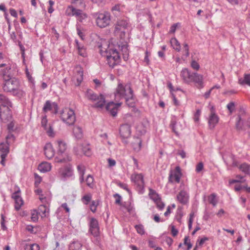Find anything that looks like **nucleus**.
Returning a JSON list of instances; mask_svg holds the SVG:
<instances>
[{
    "label": "nucleus",
    "instance_id": "obj_51",
    "mask_svg": "<svg viewBox=\"0 0 250 250\" xmlns=\"http://www.w3.org/2000/svg\"><path fill=\"white\" fill-rule=\"evenodd\" d=\"M39 214V212L36 210H33L31 211V219L32 221L36 222L38 220Z\"/></svg>",
    "mask_w": 250,
    "mask_h": 250
},
{
    "label": "nucleus",
    "instance_id": "obj_18",
    "mask_svg": "<svg viewBox=\"0 0 250 250\" xmlns=\"http://www.w3.org/2000/svg\"><path fill=\"white\" fill-rule=\"evenodd\" d=\"M219 121V117L215 113V109L212 106L211 108V113L208 120V124L210 129H213Z\"/></svg>",
    "mask_w": 250,
    "mask_h": 250
},
{
    "label": "nucleus",
    "instance_id": "obj_14",
    "mask_svg": "<svg viewBox=\"0 0 250 250\" xmlns=\"http://www.w3.org/2000/svg\"><path fill=\"white\" fill-rule=\"evenodd\" d=\"M58 104L55 102H51L49 100L46 101L42 108L43 111L45 113L49 111L55 114L58 112Z\"/></svg>",
    "mask_w": 250,
    "mask_h": 250
},
{
    "label": "nucleus",
    "instance_id": "obj_12",
    "mask_svg": "<svg viewBox=\"0 0 250 250\" xmlns=\"http://www.w3.org/2000/svg\"><path fill=\"white\" fill-rule=\"evenodd\" d=\"M83 80V70L80 66L75 68V74L72 78V81L76 86H79Z\"/></svg>",
    "mask_w": 250,
    "mask_h": 250
},
{
    "label": "nucleus",
    "instance_id": "obj_39",
    "mask_svg": "<svg viewBox=\"0 0 250 250\" xmlns=\"http://www.w3.org/2000/svg\"><path fill=\"white\" fill-rule=\"evenodd\" d=\"M235 127L236 129L238 130H242L243 129V121L240 115H238L237 117Z\"/></svg>",
    "mask_w": 250,
    "mask_h": 250
},
{
    "label": "nucleus",
    "instance_id": "obj_60",
    "mask_svg": "<svg viewBox=\"0 0 250 250\" xmlns=\"http://www.w3.org/2000/svg\"><path fill=\"white\" fill-rule=\"evenodd\" d=\"M191 66L193 69H194L196 70H198L200 68V65H199V63L194 60H193L191 62Z\"/></svg>",
    "mask_w": 250,
    "mask_h": 250
},
{
    "label": "nucleus",
    "instance_id": "obj_48",
    "mask_svg": "<svg viewBox=\"0 0 250 250\" xmlns=\"http://www.w3.org/2000/svg\"><path fill=\"white\" fill-rule=\"evenodd\" d=\"M135 228L136 229L137 232L139 234H140L141 235H143V234H145V229H144V227L143 225H142V224L136 225L135 226Z\"/></svg>",
    "mask_w": 250,
    "mask_h": 250
},
{
    "label": "nucleus",
    "instance_id": "obj_58",
    "mask_svg": "<svg viewBox=\"0 0 250 250\" xmlns=\"http://www.w3.org/2000/svg\"><path fill=\"white\" fill-rule=\"evenodd\" d=\"M42 126L43 127L44 129H47V127L48 126L47 125V120L46 118V116H44L42 118V122H41Z\"/></svg>",
    "mask_w": 250,
    "mask_h": 250
},
{
    "label": "nucleus",
    "instance_id": "obj_24",
    "mask_svg": "<svg viewBox=\"0 0 250 250\" xmlns=\"http://www.w3.org/2000/svg\"><path fill=\"white\" fill-rule=\"evenodd\" d=\"M128 25V22L126 20H119L115 24V31L117 32L123 29H125Z\"/></svg>",
    "mask_w": 250,
    "mask_h": 250
},
{
    "label": "nucleus",
    "instance_id": "obj_38",
    "mask_svg": "<svg viewBox=\"0 0 250 250\" xmlns=\"http://www.w3.org/2000/svg\"><path fill=\"white\" fill-rule=\"evenodd\" d=\"M71 3L74 4L76 7L83 9L85 7V4L83 0H72Z\"/></svg>",
    "mask_w": 250,
    "mask_h": 250
},
{
    "label": "nucleus",
    "instance_id": "obj_3",
    "mask_svg": "<svg viewBox=\"0 0 250 250\" xmlns=\"http://www.w3.org/2000/svg\"><path fill=\"white\" fill-rule=\"evenodd\" d=\"M65 14L69 17H75L77 21L82 22L83 20L87 17L86 13H84L82 9H77L72 5H68L65 10Z\"/></svg>",
    "mask_w": 250,
    "mask_h": 250
},
{
    "label": "nucleus",
    "instance_id": "obj_32",
    "mask_svg": "<svg viewBox=\"0 0 250 250\" xmlns=\"http://www.w3.org/2000/svg\"><path fill=\"white\" fill-rule=\"evenodd\" d=\"M124 5L117 4L111 7V11L114 15H118L124 9Z\"/></svg>",
    "mask_w": 250,
    "mask_h": 250
},
{
    "label": "nucleus",
    "instance_id": "obj_13",
    "mask_svg": "<svg viewBox=\"0 0 250 250\" xmlns=\"http://www.w3.org/2000/svg\"><path fill=\"white\" fill-rule=\"evenodd\" d=\"M131 180L137 186L139 190H142L144 188V181L142 174H132L131 176Z\"/></svg>",
    "mask_w": 250,
    "mask_h": 250
},
{
    "label": "nucleus",
    "instance_id": "obj_49",
    "mask_svg": "<svg viewBox=\"0 0 250 250\" xmlns=\"http://www.w3.org/2000/svg\"><path fill=\"white\" fill-rule=\"evenodd\" d=\"M184 244L187 246V248L185 250H189L192 247V244L190 243L188 236H185L184 238Z\"/></svg>",
    "mask_w": 250,
    "mask_h": 250
},
{
    "label": "nucleus",
    "instance_id": "obj_30",
    "mask_svg": "<svg viewBox=\"0 0 250 250\" xmlns=\"http://www.w3.org/2000/svg\"><path fill=\"white\" fill-rule=\"evenodd\" d=\"M51 164L48 162H42L38 166V169L42 172H46L51 170Z\"/></svg>",
    "mask_w": 250,
    "mask_h": 250
},
{
    "label": "nucleus",
    "instance_id": "obj_4",
    "mask_svg": "<svg viewBox=\"0 0 250 250\" xmlns=\"http://www.w3.org/2000/svg\"><path fill=\"white\" fill-rule=\"evenodd\" d=\"M97 25L100 28H104L109 25L111 20L110 14L107 12L95 13L94 15Z\"/></svg>",
    "mask_w": 250,
    "mask_h": 250
},
{
    "label": "nucleus",
    "instance_id": "obj_10",
    "mask_svg": "<svg viewBox=\"0 0 250 250\" xmlns=\"http://www.w3.org/2000/svg\"><path fill=\"white\" fill-rule=\"evenodd\" d=\"M182 175L180 167L179 166L176 167L174 170L170 171L168 176V182L170 183L174 182L179 183Z\"/></svg>",
    "mask_w": 250,
    "mask_h": 250
},
{
    "label": "nucleus",
    "instance_id": "obj_26",
    "mask_svg": "<svg viewBox=\"0 0 250 250\" xmlns=\"http://www.w3.org/2000/svg\"><path fill=\"white\" fill-rule=\"evenodd\" d=\"M75 43L76 47L78 50L79 55L83 57H86L87 56V52L85 46L79 42L77 40H75Z\"/></svg>",
    "mask_w": 250,
    "mask_h": 250
},
{
    "label": "nucleus",
    "instance_id": "obj_9",
    "mask_svg": "<svg viewBox=\"0 0 250 250\" xmlns=\"http://www.w3.org/2000/svg\"><path fill=\"white\" fill-rule=\"evenodd\" d=\"M89 226V231L91 234L95 237H99L100 235V227L98 220L94 218H90Z\"/></svg>",
    "mask_w": 250,
    "mask_h": 250
},
{
    "label": "nucleus",
    "instance_id": "obj_59",
    "mask_svg": "<svg viewBox=\"0 0 250 250\" xmlns=\"http://www.w3.org/2000/svg\"><path fill=\"white\" fill-rule=\"evenodd\" d=\"M7 129L10 132L15 130L16 128L15 127V122H14L13 121L11 122L7 125Z\"/></svg>",
    "mask_w": 250,
    "mask_h": 250
},
{
    "label": "nucleus",
    "instance_id": "obj_20",
    "mask_svg": "<svg viewBox=\"0 0 250 250\" xmlns=\"http://www.w3.org/2000/svg\"><path fill=\"white\" fill-rule=\"evenodd\" d=\"M193 72H190L188 69H183L181 72V76L185 83H191L192 76Z\"/></svg>",
    "mask_w": 250,
    "mask_h": 250
},
{
    "label": "nucleus",
    "instance_id": "obj_7",
    "mask_svg": "<svg viewBox=\"0 0 250 250\" xmlns=\"http://www.w3.org/2000/svg\"><path fill=\"white\" fill-rule=\"evenodd\" d=\"M19 86V81L15 78L10 77L3 80L2 88L4 92H12L14 90H17Z\"/></svg>",
    "mask_w": 250,
    "mask_h": 250
},
{
    "label": "nucleus",
    "instance_id": "obj_6",
    "mask_svg": "<svg viewBox=\"0 0 250 250\" xmlns=\"http://www.w3.org/2000/svg\"><path fill=\"white\" fill-rule=\"evenodd\" d=\"M106 61L109 67L113 68L119 63L120 56L118 52L115 49H109L107 51Z\"/></svg>",
    "mask_w": 250,
    "mask_h": 250
},
{
    "label": "nucleus",
    "instance_id": "obj_57",
    "mask_svg": "<svg viewBox=\"0 0 250 250\" xmlns=\"http://www.w3.org/2000/svg\"><path fill=\"white\" fill-rule=\"evenodd\" d=\"M12 92L13 95L19 97L23 96L24 95H25V93L22 90L20 89L19 87L17 88V90H14Z\"/></svg>",
    "mask_w": 250,
    "mask_h": 250
},
{
    "label": "nucleus",
    "instance_id": "obj_46",
    "mask_svg": "<svg viewBox=\"0 0 250 250\" xmlns=\"http://www.w3.org/2000/svg\"><path fill=\"white\" fill-rule=\"evenodd\" d=\"M92 198V195L91 194H87L84 195L82 198L83 202L85 204L88 205L90 202Z\"/></svg>",
    "mask_w": 250,
    "mask_h": 250
},
{
    "label": "nucleus",
    "instance_id": "obj_17",
    "mask_svg": "<svg viewBox=\"0 0 250 250\" xmlns=\"http://www.w3.org/2000/svg\"><path fill=\"white\" fill-rule=\"evenodd\" d=\"M121 103H115L113 102L108 103L106 105V109L111 115L115 116L117 115L118 108L121 106Z\"/></svg>",
    "mask_w": 250,
    "mask_h": 250
},
{
    "label": "nucleus",
    "instance_id": "obj_5",
    "mask_svg": "<svg viewBox=\"0 0 250 250\" xmlns=\"http://www.w3.org/2000/svg\"><path fill=\"white\" fill-rule=\"evenodd\" d=\"M62 120L69 125H73L76 121L74 111L70 108H65L61 112Z\"/></svg>",
    "mask_w": 250,
    "mask_h": 250
},
{
    "label": "nucleus",
    "instance_id": "obj_40",
    "mask_svg": "<svg viewBox=\"0 0 250 250\" xmlns=\"http://www.w3.org/2000/svg\"><path fill=\"white\" fill-rule=\"evenodd\" d=\"M48 209L45 205H41L39 208V213L40 214H41L42 217H45L46 216V213Z\"/></svg>",
    "mask_w": 250,
    "mask_h": 250
},
{
    "label": "nucleus",
    "instance_id": "obj_11",
    "mask_svg": "<svg viewBox=\"0 0 250 250\" xmlns=\"http://www.w3.org/2000/svg\"><path fill=\"white\" fill-rule=\"evenodd\" d=\"M12 107L0 108V119L3 123H7L11 121L12 118V111L11 108Z\"/></svg>",
    "mask_w": 250,
    "mask_h": 250
},
{
    "label": "nucleus",
    "instance_id": "obj_45",
    "mask_svg": "<svg viewBox=\"0 0 250 250\" xmlns=\"http://www.w3.org/2000/svg\"><path fill=\"white\" fill-rule=\"evenodd\" d=\"M11 69L10 67H6V68L3 69L1 70V73L2 74V78L3 80L6 79H8V78L11 77L10 75L8 74L9 71Z\"/></svg>",
    "mask_w": 250,
    "mask_h": 250
},
{
    "label": "nucleus",
    "instance_id": "obj_37",
    "mask_svg": "<svg viewBox=\"0 0 250 250\" xmlns=\"http://www.w3.org/2000/svg\"><path fill=\"white\" fill-rule=\"evenodd\" d=\"M170 43L173 49L178 52L180 51V44L176 38H172L170 40Z\"/></svg>",
    "mask_w": 250,
    "mask_h": 250
},
{
    "label": "nucleus",
    "instance_id": "obj_28",
    "mask_svg": "<svg viewBox=\"0 0 250 250\" xmlns=\"http://www.w3.org/2000/svg\"><path fill=\"white\" fill-rule=\"evenodd\" d=\"M77 170L80 176L79 180L81 184L84 182V175L85 171V167L83 165H79L77 166Z\"/></svg>",
    "mask_w": 250,
    "mask_h": 250
},
{
    "label": "nucleus",
    "instance_id": "obj_47",
    "mask_svg": "<svg viewBox=\"0 0 250 250\" xmlns=\"http://www.w3.org/2000/svg\"><path fill=\"white\" fill-rule=\"evenodd\" d=\"M72 170L68 168H64L62 172V175L64 178L70 177L72 175Z\"/></svg>",
    "mask_w": 250,
    "mask_h": 250
},
{
    "label": "nucleus",
    "instance_id": "obj_1",
    "mask_svg": "<svg viewBox=\"0 0 250 250\" xmlns=\"http://www.w3.org/2000/svg\"><path fill=\"white\" fill-rule=\"evenodd\" d=\"M116 99H125L126 104L129 107H133L135 104V99L133 95V91L130 84L124 85L123 83H119L114 93Z\"/></svg>",
    "mask_w": 250,
    "mask_h": 250
},
{
    "label": "nucleus",
    "instance_id": "obj_34",
    "mask_svg": "<svg viewBox=\"0 0 250 250\" xmlns=\"http://www.w3.org/2000/svg\"><path fill=\"white\" fill-rule=\"evenodd\" d=\"M238 168L246 174H249L250 173V165L246 163L240 165Z\"/></svg>",
    "mask_w": 250,
    "mask_h": 250
},
{
    "label": "nucleus",
    "instance_id": "obj_31",
    "mask_svg": "<svg viewBox=\"0 0 250 250\" xmlns=\"http://www.w3.org/2000/svg\"><path fill=\"white\" fill-rule=\"evenodd\" d=\"M238 83L242 85L247 84L250 86V74H245L244 78H240L238 79Z\"/></svg>",
    "mask_w": 250,
    "mask_h": 250
},
{
    "label": "nucleus",
    "instance_id": "obj_43",
    "mask_svg": "<svg viewBox=\"0 0 250 250\" xmlns=\"http://www.w3.org/2000/svg\"><path fill=\"white\" fill-rule=\"evenodd\" d=\"M42 190L41 188H38L35 190V192L40 196L39 199L41 201V202L42 203H45L46 202H47V198L46 197L43 196V195L42 194Z\"/></svg>",
    "mask_w": 250,
    "mask_h": 250
},
{
    "label": "nucleus",
    "instance_id": "obj_36",
    "mask_svg": "<svg viewBox=\"0 0 250 250\" xmlns=\"http://www.w3.org/2000/svg\"><path fill=\"white\" fill-rule=\"evenodd\" d=\"M149 196L154 202L161 199L156 191L151 188L149 189Z\"/></svg>",
    "mask_w": 250,
    "mask_h": 250
},
{
    "label": "nucleus",
    "instance_id": "obj_44",
    "mask_svg": "<svg viewBox=\"0 0 250 250\" xmlns=\"http://www.w3.org/2000/svg\"><path fill=\"white\" fill-rule=\"evenodd\" d=\"M216 194L215 193H212L210 196H208V202L210 204L212 205L213 206L215 207L217 203V201L216 199Z\"/></svg>",
    "mask_w": 250,
    "mask_h": 250
},
{
    "label": "nucleus",
    "instance_id": "obj_23",
    "mask_svg": "<svg viewBox=\"0 0 250 250\" xmlns=\"http://www.w3.org/2000/svg\"><path fill=\"white\" fill-rule=\"evenodd\" d=\"M177 199L182 204H186L188 200V196L186 191L181 190L177 195Z\"/></svg>",
    "mask_w": 250,
    "mask_h": 250
},
{
    "label": "nucleus",
    "instance_id": "obj_29",
    "mask_svg": "<svg viewBox=\"0 0 250 250\" xmlns=\"http://www.w3.org/2000/svg\"><path fill=\"white\" fill-rule=\"evenodd\" d=\"M134 140L132 142V146L134 150L136 151H139L141 148L142 140L139 137H134Z\"/></svg>",
    "mask_w": 250,
    "mask_h": 250
},
{
    "label": "nucleus",
    "instance_id": "obj_41",
    "mask_svg": "<svg viewBox=\"0 0 250 250\" xmlns=\"http://www.w3.org/2000/svg\"><path fill=\"white\" fill-rule=\"evenodd\" d=\"M25 250H40V247L37 244H26Z\"/></svg>",
    "mask_w": 250,
    "mask_h": 250
},
{
    "label": "nucleus",
    "instance_id": "obj_19",
    "mask_svg": "<svg viewBox=\"0 0 250 250\" xmlns=\"http://www.w3.org/2000/svg\"><path fill=\"white\" fill-rule=\"evenodd\" d=\"M44 153L48 159L53 158L55 155V150L51 143H47L44 147Z\"/></svg>",
    "mask_w": 250,
    "mask_h": 250
},
{
    "label": "nucleus",
    "instance_id": "obj_50",
    "mask_svg": "<svg viewBox=\"0 0 250 250\" xmlns=\"http://www.w3.org/2000/svg\"><path fill=\"white\" fill-rule=\"evenodd\" d=\"M82 245L79 242H74L70 246V250H79Z\"/></svg>",
    "mask_w": 250,
    "mask_h": 250
},
{
    "label": "nucleus",
    "instance_id": "obj_27",
    "mask_svg": "<svg viewBox=\"0 0 250 250\" xmlns=\"http://www.w3.org/2000/svg\"><path fill=\"white\" fill-rule=\"evenodd\" d=\"M170 126L172 130V131L177 135H179V131L182 130V126L180 124H177L174 120L171 121Z\"/></svg>",
    "mask_w": 250,
    "mask_h": 250
},
{
    "label": "nucleus",
    "instance_id": "obj_8",
    "mask_svg": "<svg viewBox=\"0 0 250 250\" xmlns=\"http://www.w3.org/2000/svg\"><path fill=\"white\" fill-rule=\"evenodd\" d=\"M74 151L77 155H81L83 154L86 156H89L91 154L89 144L85 142L82 144H78L74 147Z\"/></svg>",
    "mask_w": 250,
    "mask_h": 250
},
{
    "label": "nucleus",
    "instance_id": "obj_35",
    "mask_svg": "<svg viewBox=\"0 0 250 250\" xmlns=\"http://www.w3.org/2000/svg\"><path fill=\"white\" fill-rule=\"evenodd\" d=\"M74 136L77 139H81L83 137L82 128L79 126H75L73 130Z\"/></svg>",
    "mask_w": 250,
    "mask_h": 250
},
{
    "label": "nucleus",
    "instance_id": "obj_16",
    "mask_svg": "<svg viewBox=\"0 0 250 250\" xmlns=\"http://www.w3.org/2000/svg\"><path fill=\"white\" fill-rule=\"evenodd\" d=\"M119 131L122 138H128L131 135V126L127 124H123L120 126Z\"/></svg>",
    "mask_w": 250,
    "mask_h": 250
},
{
    "label": "nucleus",
    "instance_id": "obj_15",
    "mask_svg": "<svg viewBox=\"0 0 250 250\" xmlns=\"http://www.w3.org/2000/svg\"><path fill=\"white\" fill-rule=\"evenodd\" d=\"M191 83H194L198 89H201L204 87L203 75L196 72L192 74Z\"/></svg>",
    "mask_w": 250,
    "mask_h": 250
},
{
    "label": "nucleus",
    "instance_id": "obj_54",
    "mask_svg": "<svg viewBox=\"0 0 250 250\" xmlns=\"http://www.w3.org/2000/svg\"><path fill=\"white\" fill-rule=\"evenodd\" d=\"M227 108L229 110L230 113H232L235 109V103L233 102H231L227 104Z\"/></svg>",
    "mask_w": 250,
    "mask_h": 250
},
{
    "label": "nucleus",
    "instance_id": "obj_62",
    "mask_svg": "<svg viewBox=\"0 0 250 250\" xmlns=\"http://www.w3.org/2000/svg\"><path fill=\"white\" fill-rule=\"evenodd\" d=\"M201 114V111L197 109L194 115V120L195 122H198L199 121V117Z\"/></svg>",
    "mask_w": 250,
    "mask_h": 250
},
{
    "label": "nucleus",
    "instance_id": "obj_42",
    "mask_svg": "<svg viewBox=\"0 0 250 250\" xmlns=\"http://www.w3.org/2000/svg\"><path fill=\"white\" fill-rule=\"evenodd\" d=\"M86 185L90 188H92L94 186V178L93 176L89 174L85 180Z\"/></svg>",
    "mask_w": 250,
    "mask_h": 250
},
{
    "label": "nucleus",
    "instance_id": "obj_22",
    "mask_svg": "<svg viewBox=\"0 0 250 250\" xmlns=\"http://www.w3.org/2000/svg\"><path fill=\"white\" fill-rule=\"evenodd\" d=\"M12 107L13 104L11 101L6 96L0 94V108L2 107Z\"/></svg>",
    "mask_w": 250,
    "mask_h": 250
},
{
    "label": "nucleus",
    "instance_id": "obj_55",
    "mask_svg": "<svg viewBox=\"0 0 250 250\" xmlns=\"http://www.w3.org/2000/svg\"><path fill=\"white\" fill-rule=\"evenodd\" d=\"M155 203L157 206V208L160 210L163 209L165 207V204L162 201L161 199L155 202Z\"/></svg>",
    "mask_w": 250,
    "mask_h": 250
},
{
    "label": "nucleus",
    "instance_id": "obj_33",
    "mask_svg": "<svg viewBox=\"0 0 250 250\" xmlns=\"http://www.w3.org/2000/svg\"><path fill=\"white\" fill-rule=\"evenodd\" d=\"M9 143L6 141L0 143V151L2 154L5 153L7 155L9 151Z\"/></svg>",
    "mask_w": 250,
    "mask_h": 250
},
{
    "label": "nucleus",
    "instance_id": "obj_53",
    "mask_svg": "<svg viewBox=\"0 0 250 250\" xmlns=\"http://www.w3.org/2000/svg\"><path fill=\"white\" fill-rule=\"evenodd\" d=\"M44 130H46L48 136L51 137L54 136V133L53 132L52 126L50 124H49L48 126L47 127V129H44Z\"/></svg>",
    "mask_w": 250,
    "mask_h": 250
},
{
    "label": "nucleus",
    "instance_id": "obj_2",
    "mask_svg": "<svg viewBox=\"0 0 250 250\" xmlns=\"http://www.w3.org/2000/svg\"><path fill=\"white\" fill-rule=\"evenodd\" d=\"M85 96L89 100L96 102L93 107L102 108L105 104V101L104 96L102 94L97 95L91 89L87 90Z\"/></svg>",
    "mask_w": 250,
    "mask_h": 250
},
{
    "label": "nucleus",
    "instance_id": "obj_56",
    "mask_svg": "<svg viewBox=\"0 0 250 250\" xmlns=\"http://www.w3.org/2000/svg\"><path fill=\"white\" fill-rule=\"evenodd\" d=\"M14 140L15 137L11 133H9L6 137V142H8L9 144L13 142Z\"/></svg>",
    "mask_w": 250,
    "mask_h": 250
},
{
    "label": "nucleus",
    "instance_id": "obj_21",
    "mask_svg": "<svg viewBox=\"0 0 250 250\" xmlns=\"http://www.w3.org/2000/svg\"><path fill=\"white\" fill-rule=\"evenodd\" d=\"M20 190L15 191L12 197L15 200V208L16 210H18L21 208V206L23 205V202L21 197L20 196Z\"/></svg>",
    "mask_w": 250,
    "mask_h": 250
},
{
    "label": "nucleus",
    "instance_id": "obj_25",
    "mask_svg": "<svg viewBox=\"0 0 250 250\" xmlns=\"http://www.w3.org/2000/svg\"><path fill=\"white\" fill-rule=\"evenodd\" d=\"M56 143L58 145L57 154L61 155L64 154L67 148L66 143L62 140H58Z\"/></svg>",
    "mask_w": 250,
    "mask_h": 250
},
{
    "label": "nucleus",
    "instance_id": "obj_63",
    "mask_svg": "<svg viewBox=\"0 0 250 250\" xmlns=\"http://www.w3.org/2000/svg\"><path fill=\"white\" fill-rule=\"evenodd\" d=\"M204 168V165L202 162L199 163L196 167V171L197 172H200Z\"/></svg>",
    "mask_w": 250,
    "mask_h": 250
},
{
    "label": "nucleus",
    "instance_id": "obj_61",
    "mask_svg": "<svg viewBox=\"0 0 250 250\" xmlns=\"http://www.w3.org/2000/svg\"><path fill=\"white\" fill-rule=\"evenodd\" d=\"M113 196L115 198H116L115 202V204H117V205H121V199H122L121 196L118 193H116V194H114Z\"/></svg>",
    "mask_w": 250,
    "mask_h": 250
},
{
    "label": "nucleus",
    "instance_id": "obj_64",
    "mask_svg": "<svg viewBox=\"0 0 250 250\" xmlns=\"http://www.w3.org/2000/svg\"><path fill=\"white\" fill-rule=\"evenodd\" d=\"M180 25V23H174L173 24L171 27H170V30L169 31V33H175L176 30V28L177 27H178V25Z\"/></svg>",
    "mask_w": 250,
    "mask_h": 250
},
{
    "label": "nucleus",
    "instance_id": "obj_52",
    "mask_svg": "<svg viewBox=\"0 0 250 250\" xmlns=\"http://www.w3.org/2000/svg\"><path fill=\"white\" fill-rule=\"evenodd\" d=\"M98 205V202L96 201H93L90 205V208L91 211L94 213L97 210V207Z\"/></svg>",
    "mask_w": 250,
    "mask_h": 250
}]
</instances>
